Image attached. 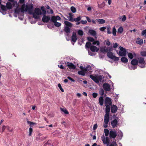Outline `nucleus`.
Returning a JSON list of instances; mask_svg holds the SVG:
<instances>
[{
	"label": "nucleus",
	"instance_id": "nucleus-1",
	"mask_svg": "<svg viewBox=\"0 0 146 146\" xmlns=\"http://www.w3.org/2000/svg\"><path fill=\"white\" fill-rule=\"evenodd\" d=\"M104 131L105 135L106 137H105L104 135L101 136V139L104 144H106L108 146L110 143V140L109 138L107 136L109 134H110V132L108 129H104Z\"/></svg>",
	"mask_w": 146,
	"mask_h": 146
},
{
	"label": "nucleus",
	"instance_id": "nucleus-2",
	"mask_svg": "<svg viewBox=\"0 0 146 146\" xmlns=\"http://www.w3.org/2000/svg\"><path fill=\"white\" fill-rule=\"evenodd\" d=\"M90 77L95 82L98 83L99 82H101L102 79V76L100 75H96L94 76L92 75H90Z\"/></svg>",
	"mask_w": 146,
	"mask_h": 146
},
{
	"label": "nucleus",
	"instance_id": "nucleus-3",
	"mask_svg": "<svg viewBox=\"0 0 146 146\" xmlns=\"http://www.w3.org/2000/svg\"><path fill=\"white\" fill-rule=\"evenodd\" d=\"M138 66L141 68H143L145 67V61L143 57H140L138 58Z\"/></svg>",
	"mask_w": 146,
	"mask_h": 146
},
{
	"label": "nucleus",
	"instance_id": "nucleus-4",
	"mask_svg": "<svg viewBox=\"0 0 146 146\" xmlns=\"http://www.w3.org/2000/svg\"><path fill=\"white\" fill-rule=\"evenodd\" d=\"M120 51L119 52L118 54L121 56H124L126 54V49L120 46L119 47Z\"/></svg>",
	"mask_w": 146,
	"mask_h": 146
},
{
	"label": "nucleus",
	"instance_id": "nucleus-5",
	"mask_svg": "<svg viewBox=\"0 0 146 146\" xmlns=\"http://www.w3.org/2000/svg\"><path fill=\"white\" fill-rule=\"evenodd\" d=\"M25 11H28L29 14H31L33 11V4H29L28 5H26L25 8Z\"/></svg>",
	"mask_w": 146,
	"mask_h": 146
},
{
	"label": "nucleus",
	"instance_id": "nucleus-6",
	"mask_svg": "<svg viewBox=\"0 0 146 146\" xmlns=\"http://www.w3.org/2000/svg\"><path fill=\"white\" fill-rule=\"evenodd\" d=\"M117 136V131H116L113 129H111L110 131L109 134L110 139H115Z\"/></svg>",
	"mask_w": 146,
	"mask_h": 146
},
{
	"label": "nucleus",
	"instance_id": "nucleus-7",
	"mask_svg": "<svg viewBox=\"0 0 146 146\" xmlns=\"http://www.w3.org/2000/svg\"><path fill=\"white\" fill-rule=\"evenodd\" d=\"M103 87L106 91H110V86L108 83H105L103 85Z\"/></svg>",
	"mask_w": 146,
	"mask_h": 146
},
{
	"label": "nucleus",
	"instance_id": "nucleus-8",
	"mask_svg": "<svg viewBox=\"0 0 146 146\" xmlns=\"http://www.w3.org/2000/svg\"><path fill=\"white\" fill-rule=\"evenodd\" d=\"M105 104L106 105H109L111 106L112 101L111 98L108 97H106L105 100Z\"/></svg>",
	"mask_w": 146,
	"mask_h": 146
},
{
	"label": "nucleus",
	"instance_id": "nucleus-9",
	"mask_svg": "<svg viewBox=\"0 0 146 146\" xmlns=\"http://www.w3.org/2000/svg\"><path fill=\"white\" fill-rule=\"evenodd\" d=\"M65 64H66V65L70 69H75L76 68V66L73 63L68 62H65Z\"/></svg>",
	"mask_w": 146,
	"mask_h": 146
},
{
	"label": "nucleus",
	"instance_id": "nucleus-10",
	"mask_svg": "<svg viewBox=\"0 0 146 146\" xmlns=\"http://www.w3.org/2000/svg\"><path fill=\"white\" fill-rule=\"evenodd\" d=\"M117 108L116 106L112 105L111 106V112L112 113H115L117 110Z\"/></svg>",
	"mask_w": 146,
	"mask_h": 146
},
{
	"label": "nucleus",
	"instance_id": "nucleus-11",
	"mask_svg": "<svg viewBox=\"0 0 146 146\" xmlns=\"http://www.w3.org/2000/svg\"><path fill=\"white\" fill-rule=\"evenodd\" d=\"M50 20V18L48 16L44 15L42 19V21L44 23H47Z\"/></svg>",
	"mask_w": 146,
	"mask_h": 146
},
{
	"label": "nucleus",
	"instance_id": "nucleus-12",
	"mask_svg": "<svg viewBox=\"0 0 146 146\" xmlns=\"http://www.w3.org/2000/svg\"><path fill=\"white\" fill-rule=\"evenodd\" d=\"M77 40V38L76 35V33L73 32L72 36L71 37V40L74 42H75Z\"/></svg>",
	"mask_w": 146,
	"mask_h": 146
},
{
	"label": "nucleus",
	"instance_id": "nucleus-13",
	"mask_svg": "<svg viewBox=\"0 0 146 146\" xmlns=\"http://www.w3.org/2000/svg\"><path fill=\"white\" fill-rule=\"evenodd\" d=\"M117 123L118 121L116 119L112 121L111 122V124L113 127L114 128L115 127H116L117 125L118 124Z\"/></svg>",
	"mask_w": 146,
	"mask_h": 146
},
{
	"label": "nucleus",
	"instance_id": "nucleus-14",
	"mask_svg": "<svg viewBox=\"0 0 146 146\" xmlns=\"http://www.w3.org/2000/svg\"><path fill=\"white\" fill-rule=\"evenodd\" d=\"M90 50L93 52H98L99 49L96 46L92 45L90 48Z\"/></svg>",
	"mask_w": 146,
	"mask_h": 146
},
{
	"label": "nucleus",
	"instance_id": "nucleus-15",
	"mask_svg": "<svg viewBox=\"0 0 146 146\" xmlns=\"http://www.w3.org/2000/svg\"><path fill=\"white\" fill-rule=\"evenodd\" d=\"M35 13L37 15H41L42 14L40 10L38 8H36L35 9Z\"/></svg>",
	"mask_w": 146,
	"mask_h": 146
},
{
	"label": "nucleus",
	"instance_id": "nucleus-16",
	"mask_svg": "<svg viewBox=\"0 0 146 146\" xmlns=\"http://www.w3.org/2000/svg\"><path fill=\"white\" fill-rule=\"evenodd\" d=\"M131 64L134 66L138 64V60L136 59H133L131 62Z\"/></svg>",
	"mask_w": 146,
	"mask_h": 146
},
{
	"label": "nucleus",
	"instance_id": "nucleus-17",
	"mask_svg": "<svg viewBox=\"0 0 146 146\" xmlns=\"http://www.w3.org/2000/svg\"><path fill=\"white\" fill-rule=\"evenodd\" d=\"M109 115L110 112H106V114L104 116V120H106L107 121V120H109Z\"/></svg>",
	"mask_w": 146,
	"mask_h": 146
},
{
	"label": "nucleus",
	"instance_id": "nucleus-18",
	"mask_svg": "<svg viewBox=\"0 0 146 146\" xmlns=\"http://www.w3.org/2000/svg\"><path fill=\"white\" fill-rule=\"evenodd\" d=\"M64 23L65 25L66 26V27H72L73 26L72 24L68 21H64Z\"/></svg>",
	"mask_w": 146,
	"mask_h": 146
},
{
	"label": "nucleus",
	"instance_id": "nucleus-19",
	"mask_svg": "<svg viewBox=\"0 0 146 146\" xmlns=\"http://www.w3.org/2000/svg\"><path fill=\"white\" fill-rule=\"evenodd\" d=\"M88 32L90 35L92 36H95L96 35V32L93 30H89Z\"/></svg>",
	"mask_w": 146,
	"mask_h": 146
},
{
	"label": "nucleus",
	"instance_id": "nucleus-20",
	"mask_svg": "<svg viewBox=\"0 0 146 146\" xmlns=\"http://www.w3.org/2000/svg\"><path fill=\"white\" fill-rule=\"evenodd\" d=\"M136 42L137 44L141 45L143 43V40L142 39L138 38L137 39Z\"/></svg>",
	"mask_w": 146,
	"mask_h": 146
},
{
	"label": "nucleus",
	"instance_id": "nucleus-21",
	"mask_svg": "<svg viewBox=\"0 0 146 146\" xmlns=\"http://www.w3.org/2000/svg\"><path fill=\"white\" fill-rule=\"evenodd\" d=\"M64 31L66 33H70V30L69 27L65 26L64 27Z\"/></svg>",
	"mask_w": 146,
	"mask_h": 146
},
{
	"label": "nucleus",
	"instance_id": "nucleus-22",
	"mask_svg": "<svg viewBox=\"0 0 146 146\" xmlns=\"http://www.w3.org/2000/svg\"><path fill=\"white\" fill-rule=\"evenodd\" d=\"M99 104L101 106H102L104 104V99L103 97L101 96L100 97L99 99Z\"/></svg>",
	"mask_w": 146,
	"mask_h": 146
},
{
	"label": "nucleus",
	"instance_id": "nucleus-23",
	"mask_svg": "<svg viewBox=\"0 0 146 146\" xmlns=\"http://www.w3.org/2000/svg\"><path fill=\"white\" fill-rule=\"evenodd\" d=\"M107 55L109 58L111 59L113 58V57L114 56L112 52H108Z\"/></svg>",
	"mask_w": 146,
	"mask_h": 146
},
{
	"label": "nucleus",
	"instance_id": "nucleus-24",
	"mask_svg": "<svg viewBox=\"0 0 146 146\" xmlns=\"http://www.w3.org/2000/svg\"><path fill=\"white\" fill-rule=\"evenodd\" d=\"M96 21L97 22H98L100 24H104L105 22V20L102 19H96Z\"/></svg>",
	"mask_w": 146,
	"mask_h": 146
},
{
	"label": "nucleus",
	"instance_id": "nucleus-25",
	"mask_svg": "<svg viewBox=\"0 0 146 146\" xmlns=\"http://www.w3.org/2000/svg\"><path fill=\"white\" fill-rule=\"evenodd\" d=\"M6 7L7 9H11L12 8V6L11 3L9 2H7L6 4Z\"/></svg>",
	"mask_w": 146,
	"mask_h": 146
},
{
	"label": "nucleus",
	"instance_id": "nucleus-26",
	"mask_svg": "<svg viewBox=\"0 0 146 146\" xmlns=\"http://www.w3.org/2000/svg\"><path fill=\"white\" fill-rule=\"evenodd\" d=\"M121 60L124 63H127L128 61L127 58L124 57H122L121 58Z\"/></svg>",
	"mask_w": 146,
	"mask_h": 146
},
{
	"label": "nucleus",
	"instance_id": "nucleus-27",
	"mask_svg": "<svg viewBox=\"0 0 146 146\" xmlns=\"http://www.w3.org/2000/svg\"><path fill=\"white\" fill-rule=\"evenodd\" d=\"M25 4H23L21 6V8L20 9V11L21 12L24 13L25 11Z\"/></svg>",
	"mask_w": 146,
	"mask_h": 146
},
{
	"label": "nucleus",
	"instance_id": "nucleus-28",
	"mask_svg": "<svg viewBox=\"0 0 146 146\" xmlns=\"http://www.w3.org/2000/svg\"><path fill=\"white\" fill-rule=\"evenodd\" d=\"M50 21L54 23L57 22L56 16H52L51 18Z\"/></svg>",
	"mask_w": 146,
	"mask_h": 146
},
{
	"label": "nucleus",
	"instance_id": "nucleus-29",
	"mask_svg": "<svg viewBox=\"0 0 146 146\" xmlns=\"http://www.w3.org/2000/svg\"><path fill=\"white\" fill-rule=\"evenodd\" d=\"M105 106H106L105 112H110V105H106Z\"/></svg>",
	"mask_w": 146,
	"mask_h": 146
},
{
	"label": "nucleus",
	"instance_id": "nucleus-30",
	"mask_svg": "<svg viewBox=\"0 0 146 146\" xmlns=\"http://www.w3.org/2000/svg\"><path fill=\"white\" fill-rule=\"evenodd\" d=\"M1 10L3 11H6L7 10V9L6 7V6L4 5H1Z\"/></svg>",
	"mask_w": 146,
	"mask_h": 146
},
{
	"label": "nucleus",
	"instance_id": "nucleus-31",
	"mask_svg": "<svg viewBox=\"0 0 146 146\" xmlns=\"http://www.w3.org/2000/svg\"><path fill=\"white\" fill-rule=\"evenodd\" d=\"M92 46V44H91V43H90V42H88L86 43V45H85V47L86 48H90L91 47V46Z\"/></svg>",
	"mask_w": 146,
	"mask_h": 146
},
{
	"label": "nucleus",
	"instance_id": "nucleus-32",
	"mask_svg": "<svg viewBox=\"0 0 146 146\" xmlns=\"http://www.w3.org/2000/svg\"><path fill=\"white\" fill-rule=\"evenodd\" d=\"M105 5V3L104 2H103L102 3H101L100 4H98V7L100 8H103L104 7Z\"/></svg>",
	"mask_w": 146,
	"mask_h": 146
},
{
	"label": "nucleus",
	"instance_id": "nucleus-33",
	"mask_svg": "<svg viewBox=\"0 0 146 146\" xmlns=\"http://www.w3.org/2000/svg\"><path fill=\"white\" fill-rule=\"evenodd\" d=\"M60 110L61 111H63L65 114H68L69 113V112L66 109H64L60 108Z\"/></svg>",
	"mask_w": 146,
	"mask_h": 146
},
{
	"label": "nucleus",
	"instance_id": "nucleus-34",
	"mask_svg": "<svg viewBox=\"0 0 146 146\" xmlns=\"http://www.w3.org/2000/svg\"><path fill=\"white\" fill-rule=\"evenodd\" d=\"M123 31V29L122 27H120L117 30V33H121Z\"/></svg>",
	"mask_w": 146,
	"mask_h": 146
},
{
	"label": "nucleus",
	"instance_id": "nucleus-35",
	"mask_svg": "<svg viewBox=\"0 0 146 146\" xmlns=\"http://www.w3.org/2000/svg\"><path fill=\"white\" fill-rule=\"evenodd\" d=\"M20 11V9L18 7H16L15 10V13L18 14L19 13Z\"/></svg>",
	"mask_w": 146,
	"mask_h": 146
},
{
	"label": "nucleus",
	"instance_id": "nucleus-36",
	"mask_svg": "<svg viewBox=\"0 0 146 146\" xmlns=\"http://www.w3.org/2000/svg\"><path fill=\"white\" fill-rule=\"evenodd\" d=\"M78 74L79 75H81L83 76H85V73L84 72L82 71V70L78 71Z\"/></svg>",
	"mask_w": 146,
	"mask_h": 146
},
{
	"label": "nucleus",
	"instance_id": "nucleus-37",
	"mask_svg": "<svg viewBox=\"0 0 146 146\" xmlns=\"http://www.w3.org/2000/svg\"><path fill=\"white\" fill-rule=\"evenodd\" d=\"M78 34L80 36H82L83 35L84 32L81 30H79L78 32Z\"/></svg>",
	"mask_w": 146,
	"mask_h": 146
},
{
	"label": "nucleus",
	"instance_id": "nucleus-38",
	"mask_svg": "<svg viewBox=\"0 0 146 146\" xmlns=\"http://www.w3.org/2000/svg\"><path fill=\"white\" fill-rule=\"evenodd\" d=\"M106 120H104L105 124L103 125V127L105 128H106L108 127V123L109 121L107 120V121Z\"/></svg>",
	"mask_w": 146,
	"mask_h": 146
},
{
	"label": "nucleus",
	"instance_id": "nucleus-39",
	"mask_svg": "<svg viewBox=\"0 0 146 146\" xmlns=\"http://www.w3.org/2000/svg\"><path fill=\"white\" fill-rule=\"evenodd\" d=\"M116 30L115 28L114 27H113V29L112 33L114 36H116Z\"/></svg>",
	"mask_w": 146,
	"mask_h": 146
},
{
	"label": "nucleus",
	"instance_id": "nucleus-40",
	"mask_svg": "<svg viewBox=\"0 0 146 146\" xmlns=\"http://www.w3.org/2000/svg\"><path fill=\"white\" fill-rule=\"evenodd\" d=\"M128 57L130 59H132L133 58V56L132 53H129L128 54Z\"/></svg>",
	"mask_w": 146,
	"mask_h": 146
},
{
	"label": "nucleus",
	"instance_id": "nucleus-41",
	"mask_svg": "<svg viewBox=\"0 0 146 146\" xmlns=\"http://www.w3.org/2000/svg\"><path fill=\"white\" fill-rule=\"evenodd\" d=\"M54 25L56 27H59L61 26V24L60 23L56 22L54 23Z\"/></svg>",
	"mask_w": 146,
	"mask_h": 146
},
{
	"label": "nucleus",
	"instance_id": "nucleus-42",
	"mask_svg": "<svg viewBox=\"0 0 146 146\" xmlns=\"http://www.w3.org/2000/svg\"><path fill=\"white\" fill-rule=\"evenodd\" d=\"M71 11L73 13H75L76 11V8L73 6H72L70 8Z\"/></svg>",
	"mask_w": 146,
	"mask_h": 146
},
{
	"label": "nucleus",
	"instance_id": "nucleus-43",
	"mask_svg": "<svg viewBox=\"0 0 146 146\" xmlns=\"http://www.w3.org/2000/svg\"><path fill=\"white\" fill-rule=\"evenodd\" d=\"M111 48L109 47H107L106 48V49L105 50L106 52H110L111 51Z\"/></svg>",
	"mask_w": 146,
	"mask_h": 146
},
{
	"label": "nucleus",
	"instance_id": "nucleus-44",
	"mask_svg": "<svg viewBox=\"0 0 146 146\" xmlns=\"http://www.w3.org/2000/svg\"><path fill=\"white\" fill-rule=\"evenodd\" d=\"M33 131V130L32 128L30 127L29 128V136H30L31 135H32V134Z\"/></svg>",
	"mask_w": 146,
	"mask_h": 146
},
{
	"label": "nucleus",
	"instance_id": "nucleus-45",
	"mask_svg": "<svg viewBox=\"0 0 146 146\" xmlns=\"http://www.w3.org/2000/svg\"><path fill=\"white\" fill-rule=\"evenodd\" d=\"M87 39L88 41L91 42H93L94 40V39L91 37H87Z\"/></svg>",
	"mask_w": 146,
	"mask_h": 146
},
{
	"label": "nucleus",
	"instance_id": "nucleus-46",
	"mask_svg": "<svg viewBox=\"0 0 146 146\" xmlns=\"http://www.w3.org/2000/svg\"><path fill=\"white\" fill-rule=\"evenodd\" d=\"M111 29L110 26H108L107 28V32L108 34H110L111 33Z\"/></svg>",
	"mask_w": 146,
	"mask_h": 146
},
{
	"label": "nucleus",
	"instance_id": "nucleus-47",
	"mask_svg": "<svg viewBox=\"0 0 146 146\" xmlns=\"http://www.w3.org/2000/svg\"><path fill=\"white\" fill-rule=\"evenodd\" d=\"M92 44L94 45L97 44V45H99L100 44V42L98 40H97L93 42Z\"/></svg>",
	"mask_w": 146,
	"mask_h": 146
},
{
	"label": "nucleus",
	"instance_id": "nucleus-48",
	"mask_svg": "<svg viewBox=\"0 0 146 146\" xmlns=\"http://www.w3.org/2000/svg\"><path fill=\"white\" fill-rule=\"evenodd\" d=\"M58 87L59 88L61 92H64V90L62 88L60 84H58Z\"/></svg>",
	"mask_w": 146,
	"mask_h": 146
},
{
	"label": "nucleus",
	"instance_id": "nucleus-49",
	"mask_svg": "<svg viewBox=\"0 0 146 146\" xmlns=\"http://www.w3.org/2000/svg\"><path fill=\"white\" fill-rule=\"evenodd\" d=\"M81 17L80 16L74 19V20L75 21L78 22L80 20Z\"/></svg>",
	"mask_w": 146,
	"mask_h": 146
},
{
	"label": "nucleus",
	"instance_id": "nucleus-50",
	"mask_svg": "<svg viewBox=\"0 0 146 146\" xmlns=\"http://www.w3.org/2000/svg\"><path fill=\"white\" fill-rule=\"evenodd\" d=\"M119 57H117L115 56H114L113 58L112 59L114 61H118L119 60Z\"/></svg>",
	"mask_w": 146,
	"mask_h": 146
},
{
	"label": "nucleus",
	"instance_id": "nucleus-51",
	"mask_svg": "<svg viewBox=\"0 0 146 146\" xmlns=\"http://www.w3.org/2000/svg\"><path fill=\"white\" fill-rule=\"evenodd\" d=\"M27 123L29 124H30V126L31 127H32L31 125H34V124H35L36 123H34L33 122H31L30 121H27Z\"/></svg>",
	"mask_w": 146,
	"mask_h": 146
},
{
	"label": "nucleus",
	"instance_id": "nucleus-52",
	"mask_svg": "<svg viewBox=\"0 0 146 146\" xmlns=\"http://www.w3.org/2000/svg\"><path fill=\"white\" fill-rule=\"evenodd\" d=\"M109 146H117L116 143L115 141H113L112 143Z\"/></svg>",
	"mask_w": 146,
	"mask_h": 146
},
{
	"label": "nucleus",
	"instance_id": "nucleus-53",
	"mask_svg": "<svg viewBox=\"0 0 146 146\" xmlns=\"http://www.w3.org/2000/svg\"><path fill=\"white\" fill-rule=\"evenodd\" d=\"M38 15H37L35 13H33V17L35 19H38Z\"/></svg>",
	"mask_w": 146,
	"mask_h": 146
},
{
	"label": "nucleus",
	"instance_id": "nucleus-54",
	"mask_svg": "<svg viewBox=\"0 0 146 146\" xmlns=\"http://www.w3.org/2000/svg\"><path fill=\"white\" fill-rule=\"evenodd\" d=\"M140 54L143 56H146V51L141 52Z\"/></svg>",
	"mask_w": 146,
	"mask_h": 146
},
{
	"label": "nucleus",
	"instance_id": "nucleus-55",
	"mask_svg": "<svg viewBox=\"0 0 146 146\" xmlns=\"http://www.w3.org/2000/svg\"><path fill=\"white\" fill-rule=\"evenodd\" d=\"M99 93L102 96L104 94V91L103 89H102L100 91Z\"/></svg>",
	"mask_w": 146,
	"mask_h": 146
},
{
	"label": "nucleus",
	"instance_id": "nucleus-56",
	"mask_svg": "<svg viewBox=\"0 0 146 146\" xmlns=\"http://www.w3.org/2000/svg\"><path fill=\"white\" fill-rule=\"evenodd\" d=\"M68 19L71 22H73L74 21V19H73V18L72 17V16H69L68 17Z\"/></svg>",
	"mask_w": 146,
	"mask_h": 146
},
{
	"label": "nucleus",
	"instance_id": "nucleus-57",
	"mask_svg": "<svg viewBox=\"0 0 146 146\" xmlns=\"http://www.w3.org/2000/svg\"><path fill=\"white\" fill-rule=\"evenodd\" d=\"M98 127V125L97 123L95 124L93 127V130H95Z\"/></svg>",
	"mask_w": 146,
	"mask_h": 146
},
{
	"label": "nucleus",
	"instance_id": "nucleus-58",
	"mask_svg": "<svg viewBox=\"0 0 146 146\" xmlns=\"http://www.w3.org/2000/svg\"><path fill=\"white\" fill-rule=\"evenodd\" d=\"M98 95V94L96 93H93L92 94V96L94 98H96Z\"/></svg>",
	"mask_w": 146,
	"mask_h": 146
},
{
	"label": "nucleus",
	"instance_id": "nucleus-59",
	"mask_svg": "<svg viewBox=\"0 0 146 146\" xmlns=\"http://www.w3.org/2000/svg\"><path fill=\"white\" fill-rule=\"evenodd\" d=\"M67 78L69 79V80H71V81L73 82H75V80H74V79H73L72 78H71V77H70V76H68L67 77Z\"/></svg>",
	"mask_w": 146,
	"mask_h": 146
},
{
	"label": "nucleus",
	"instance_id": "nucleus-60",
	"mask_svg": "<svg viewBox=\"0 0 146 146\" xmlns=\"http://www.w3.org/2000/svg\"><path fill=\"white\" fill-rule=\"evenodd\" d=\"M61 124L63 125L65 127H66L67 123L65 121H63V122H62Z\"/></svg>",
	"mask_w": 146,
	"mask_h": 146
},
{
	"label": "nucleus",
	"instance_id": "nucleus-61",
	"mask_svg": "<svg viewBox=\"0 0 146 146\" xmlns=\"http://www.w3.org/2000/svg\"><path fill=\"white\" fill-rule=\"evenodd\" d=\"M106 29V28L105 27H101L100 29V30L101 31H104V30Z\"/></svg>",
	"mask_w": 146,
	"mask_h": 146
},
{
	"label": "nucleus",
	"instance_id": "nucleus-62",
	"mask_svg": "<svg viewBox=\"0 0 146 146\" xmlns=\"http://www.w3.org/2000/svg\"><path fill=\"white\" fill-rule=\"evenodd\" d=\"M146 34V29L143 30L141 33V35L142 36H144L145 34Z\"/></svg>",
	"mask_w": 146,
	"mask_h": 146
},
{
	"label": "nucleus",
	"instance_id": "nucleus-63",
	"mask_svg": "<svg viewBox=\"0 0 146 146\" xmlns=\"http://www.w3.org/2000/svg\"><path fill=\"white\" fill-rule=\"evenodd\" d=\"M7 127L5 125H3L2 129V132H3L4 131V130Z\"/></svg>",
	"mask_w": 146,
	"mask_h": 146
},
{
	"label": "nucleus",
	"instance_id": "nucleus-64",
	"mask_svg": "<svg viewBox=\"0 0 146 146\" xmlns=\"http://www.w3.org/2000/svg\"><path fill=\"white\" fill-rule=\"evenodd\" d=\"M126 19V17L125 15H123V18L122 19V21H125Z\"/></svg>",
	"mask_w": 146,
	"mask_h": 146
}]
</instances>
